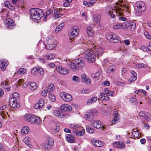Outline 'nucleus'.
<instances>
[{"label":"nucleus","instance_id":"1","mask_svg":"<svg viewBox=\"0 0 151 151\" xmlns=\"http://www.w3.org/2000/svg\"><path fill=\"white\" fill-rule=\"evenodd\" d=\"M131 8L129 5L124 4L122 0H120L116 3V5L112 8L108 6L106 9V13L108 14L111 18L117 19L120 20L126 21L127 19L121 16L124 12L129 15L130 14Z\"/></svg>","mask_w":151,"mask_h":151},{"label":"nucleus","instance_id":"2","mask_svg":"<svg viewBox=\"0 0 151 151\" xmlns=\"http://www.w3.org/2000/svg\"><path fill=\"white\" fill-rule=\"evenodd\" d=\"M103 52V50L101 47L95 49H93V50L88 48L85 50L84 58L88 62L93 63L95 61L96 58L98 59L99 57L101 56Z\"/></svg>","mask_w":151,"mask_h":151},{"label":"nucleus","instance_id":"3","mask_svg":"<svg viewBox=\"0 0 151 151\" xmlns=\"http://www.w3.org/2000/svg\"><path fill=\"white\" fill-rule=\"evenodd\" d=\"M66 64L69 66L70 69L74 72L83 69L85 66L83 60L82 58L76 59L72 62L69 60L67 61Z\"/></svg>","mask_w":151,"mask_h":151},{"label":"nucleus","instance_id":"4","mask_svg":"<svg viewBox=\"0 0 151 151\" xmlns=\"http://www.w3.org/2000/svg\"><path fill=\"white\" fill-rule=\"evenodd\" d=\"M30 17L32 20H39L42 17L43 13L41 9L33 8L30 10Z\"/></svg>","mask_w":151,"mask_h":151},{"label":"nucleus","instance_id":"5","mask_svg":"<svg viewBox=\"0 0 151 151\" xmlns=\"http://www.w3.org/2000/svg\"><path fill=\"white\" fill-rule=\"evenodd\" d=\"M24 119L31 123L39 124L41 123L42 121L40 118L35 115L28 114L25 115Z\"/></svg>","mask_w":151,"mask_h":151},{"label":"nucleus","instance_id":"6","mask_svg":"<svg viewBox=\"0 0 151 151\" xmlns=\"http://www.w3.org/2000/svg\"><path fill=\"white\" fill-rule=\"evenodd\" d=\"M54 144V141L51 137L47 138L46 141L41 145V146L45 150H49L51 149Z\"/></svg>","mask_w":151,"mask_h":151},{"label":"nucleus","instance_id":"7","mask_svg":"<svg viewBox=\"0 0 151 151\" xmlns=\"http://www.w3.org/2000/svg\"><path fill=\"white\" fill-rule=\"evenodd\" d=\"M134 8L137 13H140L143 12L145 9L144 3L142 1L137 2Z\"/></svg>","mask_w":151,"mask_h":151},{"label":"nucleus","instance_id":"8","mask_svg":"<svg viewBox=\"0 0 151 151\" xmlns=\"http://www.w3.org/2000/svg\"><path fill=\"white\" fill-rule=\"evenodd\" d=\"M79 32L78 27L75 26L69 31L68 34L70 38L73 39L78 35Z\"/></svg>","mask_w":151,"mask_h":151},{"label":"nucleus","instance_id":"9","mask_svg":"<svg viewBox=\"0 0 151 151\" xmlns=\"http://www.w3.org/2000/svg\"><path fill=\"white\" fill-rule=\"evenodd\" d=\"M60 96L61 98L66 102H69L72 100V96L71 95L64 92L60 93Z\"/></svg>","mask_w":151,"mask_h":151},{"label":"nucleus","instance_id":"10","mask_svg":"<svg viewBox=\"0 0 151 151\" xmlns=\"http://www.w3.org/2000/svg\"><path fill=\"white\" fill-rule=\"evenodd\" d=\"M56 42L55 40H50L48 41L47 45L45 46V48L47 50H51L56 47Z\"/></svg>","mask_w":151,"mask_h":151},{"label":"nucleus","instance_id":"11","mask_svg":"<svg viewBox=\"0 0 151 151\" xmlns=\"http://www.w3.org/2000/svg\"><path fill=\"white\" fill-rule=\"evenodd\" d=\"M9 104L11 107L14 108H18L19 107V104H17L16 99L14 98H11L9 100Z\"/></svg>","mask_w":151,"mask_h":151},{"label":"nucleus","instance_id":"12","mask_svg":"<svg viewBox=\"0 0 151 151\" xmlns=\"http://www.w3.org/2000/svg\"><path fill=\"white\" fill-rule=\"evenodd\" d=\"M56 70L59 73L63 75H66L69 72V70L65 68H62L60 66H57Z\"/></svg>","mask_w":151,"mask_h":151},{"label":"nucleus","instance_id":"13","mask_svg":"<svg viewBox=\"0 0 151 151\" xmlns=\"http://www.w3.org/2000/svg\"><path fill=\"white\" fill-rule=\"evenodd\" d=\"M44 105V101L43 99H40L38 102L34 106V107L36 109H39L42 108Z\"/></svg>","mask_w":151,"mask_h":151},{"label":"nucleus","instance_id":"14","mask_svg":"<svg viewBox=\"0 0 151 151\" xmlns=\"http://www.w3.org/2000/svg\"><path fill=\"white\" fill-rule=\"evenodd\" d=\"M91 125L93 127L97 129L99 128L102 126V130H104V127L103 126H102L101 122L99 120L93 121Z\"/></svg>","mask_w":151,"mask_h":151},{"label":"nucleus","instance_id":"15","mask_svg":"<svg viewBox=\"0 0 151 151\" xmlns=\"http://www.w3.org/2000/svg\"><path fill=\"white\" fill-rule=\"evenodd\" d=\"M8 65V62L6 60H0V68L2 70H4Z\"/></svg>","mask_w":151,"mask_h":151},{"label":"nucleus","instance_id":"16","mask_svg":"<svg viewBox=\"0 0 151 151\" xmlns=\"http://www.w3.org/2000/svg\"><path fill=\"white\" fill-rule=\"evenodd\" d=\"M60 108L61 110L64 111H71L72 109V107L67 104H62L60 106Z\"/></svg>","mask_w":151,"mask_h":151},{"label":"nucleus","instance_id":"17","mask_svg":"<svg viewBox=\"0 0 151 151\" xmlns=\"http://www.w3.org/2000/svg\"><path fill=\"white\" fill-rule=\"evenodd\" d=\"M52 131L57 132L59 131V124L57 122L55 121L52 124Z\"/></svg>","mask_w":151,"mask_h":151},{"label":"nucleus","instance_id":"18","mask_svg":"<svg viewBox=\"0 0 151 151\" xmlns=\"http://www.w3.org/2000/svg\"><path fill=\"white\" fill-rule=\"evenodd\" d=\"M92 142L94 146L97 147H100L104 145L103 142L99 140H93Z\"/></svg>","mask_w":151,"mask_h":151},{"label":"nucleus","instance_id":"19","mask_svg":"<svg viewBox=\"0 0 151 151\" xmlns=\"http://www.w3.org/2000/svg\"><path fill=\"white\" fill-rule=\"evenodd\" d=\"M65 137L67 141L68 142L73 143L75 142L74 137L72 135L67 134L65 136Z\"/></svg>","mask_w":151,"mask_h":151},{"label":"nucleus","instance_id":"20","mask_svg":"<svg viewBox=\"0 0 151 151\" xmlns=\"http://www.w3.org/2000/svg\"><path fill=\"white\" fill-rule=\"evenodd\" d=\"M101 16L99 14H94L92 17V20L93 22L98 23L101 20Z\"/></svg>","mask_w":151,"mask_h":151},{"label":"nucleus","instance_id":"21","mask_svg":"<svg viewBox=\"0 0 151 151\" xmlns=\"http://www.w3.org/2000/svg\"><path fill=\"white\" fill-rule=\"evenodd\" d=\"M62 11L60 9H57L55 10L54 15L57 18H59L62 16L63 14L62 13Z\"/></svg>","mask_w":151,"mask_h":151},{"label":"nucleus","instance_id":"22","mask_svg":"<svg viewBox=\"0 0 151 151\" xmlns=\"http://www.w3.org/2000/svg\"><path fill=\"white\" fill-rule=\"evenodd\" d=\"M70 127L71 129L73 132V131H77L81 129V128H82L81 127H80L78 124H70Z\"/></svg>","mask_w":151,"mask_h":151},{"label":"nucleus","instance_id":"23","mask_svg":"<svg viewBox=\"0 0 151 151\" xmlns=\"http://www.w3.org/2000/svg\"><path fill=\"white\" fill-rule=\"evenodd\" d=\"M86 75L85 74H82L81 76V78L82 82L85 84H88L91 83V80L90 79L86 78Z\"/></svg>","mask_w":151,"mask_h":151},{"label":"nucleus","instance_id":"24","mask_svg":"<svg viewBox=\"0 0 151 151\" xmlns=\"http://www.w3.org/2000/svg\"><path fill=\"white\" fill-rule=\"evenodd\" d=\"M95 3V1L93 0H91L89 2L85 1H83V4L85 6L88 7L94 5Z\"/></svg>","mask_w":151,"mask_h":151},{"label":"nucleus","instance_id":"25","mask_svg":"<svg viewBox=\"0 0 151 151\" xmlns=\"http://www.w3.org/2000/svg\"><path fill=\"white\" fill-rule=\"evenodd\" d=\"M114 118L113 120L112 121V124H115L117 122V121L119 120L118 117V113L117 111H115L114 112Z\"/></svg>","mask_w":151,"mask_h":151},{"label":"nucleus","instance_id":"26","mask_svg":"<svg viewBox=\"0 0 151 151\" xmlns=\"http://www.w3.org/2000/svg\"><path fill=\"white\" fill-rule=\"evenodd\" d=\"M131 73L132 76H131L129 80L131 82H132L133 81H135L137 79V74L133 70L131 71Z\"/></svg>","mask_w":151,"mask_h":151},{"label":"nucleus","instance_id":"27","mask_svg":"<svg viewBox=\"0 0 151 151\" xmlns=\"http://www.w3.org/2000/svg\"><path fill=\"white\" fill-rule=\"evenodd\" d=\"M136 28V24L134 22H130L128 29L130 30L135 29Z\"/></svg>","mask_w":151,"mask_h":151},{"label":"nucleus","instance_id":"28","mask_svg":"<svg viewBox=\"0 0 151 151\" xmlns=\"http://www.w3.org/2000/svg\"><path fill=\"white\" fill-rule=\"evenodd\" d=\"M100 98L101 100L102 101H107L109 99V97L105 93H101L100 94Z\"/></svg>","mask_w":151,"mask_h":151},{"label":"nucleus","instance_id":"29","mask_svg":"<svg viewBox=\"0 0 151 151\" xmlns=\"http://www.w3.org/2000/svg\"><path fill=\"white\" fill-rule=\"evenodd\" d=\"M53 114L55 116L60 118L63 117L64 116L63 114L60 112L58 111H54L53 112Z\"/></svg>","mask_w":151,"mask_h":151},{"label":"nucleus","instance_id":"30","mask_svg":"<svg viewBox=\"0 0 151 151\" xmlns=\"http://www.w3.org/2000/svg\"><path fill=\"white\" fill-rule=\"evenodd\" d=\"M29 131L28 127L25 126L23 127L21 129V131L22 134H26L28 133Z\"/></svg>","mask_w":151,"mask_h":151},{"label":"nucleus","instance_id":"31","mask_svg":"<svg viewBox=\"0 0 151 151\" xmlns=\"http://www.w3.org/2000/svg\"><path fill=\"white\" fill-rule=\"evenodd\" d=\"M73 132L75 134H76L77 135L81 136L84 135L85 134V130L83 129L81 131L77 130V131H73Z\"/></svg>","mask_w":151,"mask_h":151},{"label":"nucleus","instance_id":"32","mask_svg":"<svg viewBox=\"0 0 151 151\" xmlns=\"http://www.w3.org/2000/svg\"><path fill=\"white\" fill-rule=\"evenodd\" d=\"M112 40H113L111 42H117L119 41V37L115 33L113 34Z\"/></svg>","mask_w":151,"mask_h":151},{"label":"nucleus","instance_id":"33","mask_svg":"<svg viewBox=\"0 0 151 151\" xmlns=\"http://www.w3.org/2000/svg\"><path fill=\"white\" fill-rule=\"evenodd\" d=\"M29 85L30 86L29 88L32 90H34L37 88V86L34 82H31L29 84Z\"/></svg>","mask_w":151,"mask_h":151},{"label":"nucleus","instance_id":"34","mask_svg":"<svg viewBox=\"0 0 151 151\" xmlns=\"http://www.w3.org/2000/svg\"><path fill=\"white\" fill-rule=\"evenodd\" d=\"M97 98L96 97L93 96L89 99L87 101V104H92V103L96 101L97 100Z\"/></svg>","mask_w":151,"mask_h":151},{"label":"nucleus","instance_id":"35","mask_svg":"<svg viewBox=\"0 0 151 151\" xmlns=\"http://www.w3.org/2000/svg\"><path fill=\"white\" fill-rule=\"evenodd\" d=\"M129 21H127L123 23L122 24H121L122 28L124 29H128V28H129Z\"/></svg>","mask_w":151,"mask_h":151},{"label":"nucleus","instance_id":"36","mask_svg":"<svg viewBox=\"0 0 151 151\" xmlns=\"http://www.w3.org/2000/svg\"><path fill=\"white\" fill-rule=\"evenodd\" d=\"M118 148L121 149L124 148L125 147V145L124 143L121 141L118 142Z\"/></svg>","mask_w":151,"mask_h":151},{"label":"nucleus","instance_id":"37","mask_svg":"<svg viewBox=\"0 0 151 151\" xmlns=\"http://www.w3.org/2000/svg\"><path fill=\"white\" fill-rule=\"evenodd\" d=\"M55 88V86L53 85L50 84L48 87V89H47L48 91V93H50L52 92Z\"/></svg>","mask_w":151,"mask_h":151},{"label":"nucleus","instance_id":"38","mask_svg":"<svg viewBox=\"0 0 151 151\" xmlns=\"http://www.w3.org/2000/svg\"><path fill=\"white\" fill-rule=\"evenodd\" d=\"M115 66L114 65H112L108 68L107 72L109 73L113 72L115 71Z\"/></svg>","mask_w":151,"mask_h":151},{"label":"nucleus","instance_id":"39","mask_svg":"<svg viewBox=\"0 0 151 151\" xmlns=\"http://www.w3.org/2000/svg\"><path fill=\"white\" fill-rule=\"evenodd\" d=\"M89 113L92 117H93L97 116V111L96 109L91 110Z\"/></svg>","mask_w":151,"mask_h":151},{"label":"nucleus","instance_id":"40","mask_svg":"<svg viewBox=\"0 0 151 151\" xmlns=\"http://www.w3.org/2000/svg\"><path fill=\"white\" fill-rule=\"evenodd\" d=\"M45 58L49 60L53 59L55 58V55L52 54H50L48 55H46Z\"/></svg>","mask_w":151,"mask_h":151},{"label":"nucleus","instance_id":"41","mask_svg":"<svg viewBox=\"0 0 151 151\" xmlns=\"http://www.w3.org/2000/svg\"><path fill=\"white\" fill-rule=\"evenodd\" d=\"M72 80L76 83H79L80 81V78L76 76H73L72 78Z\"/></svg>","mask_w":151,"mask_h":151},{"label":"nucleus","instance_id":"42","mask_svg":"<svg viewBox=\"0 0 151 151\" xmlns=\"http://www.w3.org/2000/svg\"><path fill=\"white\" fill-rule=\"evenodd\" d=\"M86 31L89 36H91L93 35V31L90 27H88L87 28Z\"/></svg>","mask_w":151,"mask_h":151},{"label":"nucleus","instance_id":"43","mask_svg":"<svg viewBox=\"0 0 151 151\" xmlns=\"http://www.w3.org/2000/svg\"><path fill=\"white\" fill-rule=\"evenodd\" d=\"M113 34L111 33H108L106 35V38L107 39L109 42H111L113 40H112Z\"/></svg>","mask_w":151,"mask_h":151},{"label":"nucleus","instance_id":"44","mask_svg":"<svg viewBox=\"0 0 151 151\" xmlns=\"http://www.w3.org/2000/svg\"><path fill=\"white\" fill-rule=\"evenodd\" d=\"M64 25V24L63 23H62L58 25L55 29V32H57L60 31Z\"/></svg>","mask_w":151,"mask_h":151},{"label":"nucleus","instance_id":"45","mask_svg":"<svg viewBox=\"0 0 151 151\" xmlns=\"http://www.w3.org/2000/svg\"><path fill=\"white\" fill-rule=\"evenodd\" d=\"M6 23L10 26H12L14 24V23L12 20L11 19H8L6 20Z\"/></svg>","mask_w":151,"mask_h":151},{"label":"nucleus","instance_id":"46","mask_svg":"<svg viewBox=\"0 0 151 151\" xmlns=\"http://www.w3.org/2000/svg\"><path fill=\"white\" fill-rule=\"evenodd\" d=\"M30 138L28 137H25L24 139V142L28 145H30Z\"/></svg>","mask_w":151,"mask_h":151},{"label":"nucleus","instance_id":"47","mask_svg":"<svg viewBox=\"0 0 151 151\" xmlns=\"http://www.w3.org/2000/svg\"><path fill=\"white\" fill-rule=\"evenodd\" d=\"M121 24L120 23H117L114 24L113 26V28L115 29H117L121 28L122 27Z\"/></svg>","mask_w":151,"mask_h":151},{"label":"nucleus","instance_id":"48","mask_svg":"<svg viewBox=\"0 0 151 151\" xmlns=\"http://www.w3.org/2000/svg\"><path fill=\"white\" fill-rule=\"evenodd\" d=\"M26 72V70L23 68H20L17 71L18 74H23Z\"/></svg>","mask_w":151,"mask_h":151},{"label":"nucleus","instance_id":"49","mask_svg":"<svg viewBox=\"0 0 151 151\" xmlns=\"http://www.w3.org/2000/svg\"><path fill=\"white\" fill-rule=\"evenodd\" d=\"M86 129L87 132L90 133H92L94 132V130L93 129L91 128L88 126H86Z\"/></svg>","mask_w":151,"mask_h":151},{"label":"nucleus","instance_id":"50","mask_svg":"<svg viewBox=\"0 0 151 151\" xmlns=\"http://www.w3.org/2000/svg\"><path fill=\"white\" fill-rule=\"evenodd\" d=\"M104 91L106 94H107L109 96H112L113 93V92L112 91H109L107 89H105Z\"/></svg>","mask_w":151,"mask_h":151},{"label":"nucleus","instance_id":"51","mask_svg":"<svg viewBox=\"0 0 151 151\" xmlns=\"http://www.w3.org/2000/svg\"><path fill=\"white\" fill-rule=\"evenodd\" d=\"M85 119L88 120H90L93 119V117L89 113L86 115Z\"/></svg>","mask_w":151,"mask_h":151},{"label":"nucleus","instance_id":"52","mask_svg":"<svg viewBox=\"0 0 151 151\" xmlns=\"http://www.w3.org/2000/svg\"><path fill=\"white\" fill-rule=\"evenodd\" d=\"M49 97L52 101H54L55 100L56 97L53 94H50L49 95Z\"/></svg>","mask_w":151,"mask_h":151},{"label":"nucleus","instance_id":"53","mask_svg":"<svg viewBox=\"0 0 151 151\" xmlns=\"http://www.w3.org/2000/svg\"><path fill=\"white\" fill-rule=\"evenodd\" d=\"M37 71L40 74L43 75L44 74V72L43 69L40 68H37Z\"/></svg>","mask_w":151,"mask_h":151},{"label":"nucleus","instance_id":"54","mask_svg":"<svg viewBox=\"0 0 151 151\" xmlns=\"http://www.w3.org/2000/svg\"><path fill=\"white\" fill-rule=\"evenodd\" d=\"M47 93H48L47 90V89H45L42 91L41 94L42 96L45 97L47 96Z\"/></svg>","mask_w":151,"mask_h":151},{"label":"nucleus","instance_id":"55","mask_svg":"<svg viewBox=\"0 0 151 151\" xmlns=\"http://www.w3.org/2000/svg\"><path fill=\"white\" fill-rule=\"evenodd\" d=\"M137 99L134 97H132L130 98L129 100V101L131 103H136L137 102Z\"/></svg>","mask_w":151,"mask_h":151},{"label":"nucleus","instance_id":"56","mask_svg":"<svg viewBox=\"0 0 151 151\" xmlns=\"http://www.w3.org/2000/svg\"><path fill=\"white\" fill-rule=\"evenodd\" d=\"M144 35L146 38L148 39H151V35H150L148 32H144Z\"/></svg>","mask_w":151,"mask_h":151},{"label":"nucleus","instance_id":"57","mask_svg":"<svg viewBox=\"0 0 151 151\" xmlns=\"http://www.w3.org/2000/svg\"><path fill=\"white\" fill-rule=\"evenodd\" d=\"M145 119L147 120L150 121L151 120V115L148 114L145 115Z\"/></svg>","mask_w":151,"mask_h":151},{"label":"nucleus","instance_id":"58","mask_svg":"<svg viewBox=\"0 0 151 151\" xmlns=\"http://www.w3.org/2000/svg\"><path fill=\"white\" fill-rule=\"evenodd\" d=\"M99 75V72H97L96 73H93L91 74V76L93 78H96Z\"/></svg>","mask_w":151,"mask_h":151},{"label":"nucleus","instance_id":"59","mask_svg":"<svg viewBox=\"0 0 151 151\" xmlns=\"http://www.w3.org/2000/svg\"><path fill=\"white\" fill-rule=\"evenodd\" d=\"M1 86L2 87H4L5 86H8V82L6 81H5L1 83Z\"/></svg>","mask_w":151,"mask_h":151},{"label":"nucleus","instance_id":"60","mask_svg":"<svg viewBox=\"0 0 151 151\" xmlns=\"http://www.w3.org/2000/svg\"><path fill=\"white\" fill-rule=\"evenodd\" d=\"M137 130L136 129V131H133L132 132V134H133L134 135V136L135 135L136 137H138V135L139 134V133L137 131Z\"/></svg>","mask_w":151,"mask_h":151},{"label":"nucleus","instance_id":"61","mask_svg":"<svg viewBox=\"0 0 151 151\" xmlns=\"http://www.w3.org/2000/svg\"><path fill=\"white\" fill-rule=\"evenodd\" d=\"M89 89H84L81 90V93H89Z\"/></svg>","mask_w":151,"mask_h":151},{"label":"nucleus","instance_id":"62","mask_svg":"<svg viewBox=\"0 0 151 151\" xmlns=\"http://www.w3.org/2000/svg\"><path fill=\"white\" fill-rule=\"evenodd\" d=\"M19 94L18 93H14L12 94V96L13 97L12 98H14L16 99L17 97H19Z\"/></svg>","mask_w":151,"mask_h":151},{"label":"nucleus","instance_id":"63","mask_svg":"<svg viewBox=\"0 0 151 151\" xmlns=\"http://www.w3.org/2000/svg\"><path fill=\"white\" fill-rule=\"evenodd\" d=\"M141 49L144 51H148L147 47L144 46H143L141 47Z\"/></svg>","mask_w":151,"mask_h":151},{"label":"nucleus","instance_id":"64","mask_svg":"<svg viewBox=\"0 0 151 151\" xmlns=\"http://www.w3.org/2000/svg\"><path fill=\"white\" fill-rule=\"evenodd\" d=\"M0 151H6L3 145L0 143Z\"/></svg>","mask_w":151,"mask_h":151}]
</instances>
